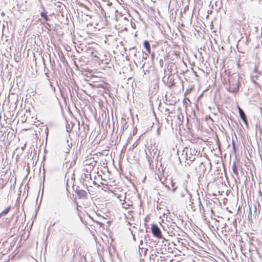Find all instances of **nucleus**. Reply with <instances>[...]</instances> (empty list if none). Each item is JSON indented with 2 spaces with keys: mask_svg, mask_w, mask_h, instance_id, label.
<instances>
[{
  "mask_svg": "<svg viewBox=\"0 0 262 262\" xmlns=\"http://www.w3.org/2000/svg\"><path fill=\"white\" fill-rule=\"evenodd\" d=\"M199 151L194 146L186 148L185 155L186 159L190 162L193 161L198 156Z\"/></svg>",
  "mask_w": 262,
  "mask_h": 262,
  "instance_id": "nucleus-1",
  "label": "nucleus"
},
{
  "mask_svg": "<svg viewBox=\"0 0 262 262\" xmlns=\"http://www.w3.org/2000/svg\"><path fill=\"white\" fill-rule=\"evenodd\" d=\"M75 192L79 199L85 200L88 198V192L85 190L77 189Z\"/></svg>",
  "mask_w": 262,
  "mask_h": 262,
  "instance_id": "nucleus-4",
  "label": "nucleus"
},
{
  "mask_svg": "<svg viewBox=\"0 0 262 262\" xmlns=\"http://www.w3.org/2000/svg\"><path fill=\"white\" fill-rule=\"evenodd\" d=\"M148 220H149V217H145V219H144V221L145 222H147L148 221Z\"/></svg>",
  "mask_w": 262,
  "mask_h": 262,
  "instance_id": "nucleus-13",
  "label": "nucleus"
},
{
  "mask_svg": "<svg viewBox=\"0 0 262 262\" xmlns=\"http://www.w3.org/2000/svg\"><path fill=\"white\" fill-rule=\"evenodd\" d=\"M255 72H257V68H255Z\"/></svg>",
  "mask_w": 262,
  "mask_h": 262,
  "instance_id": "nucleus-14",
  "label": "nucleus"
},
{
  "mask_svg": "<svg viewBox=\"0 0 262 262\" xmlns=\"http://www.w3.org/2000/svg\"><path fill=\"white\" fill-rule=\"evenodd\" d=\"M143 46L145 48L147 55L151 54V49H150V45L148 40H145L143 42Z\"/></svg>",
  "mask_w": 262,
  "mask_h": 262,
  "instance_id": "nucleus-6",
  "label": "nucleus"
},
{
  "mask_svg": "<svg viewBox=\"0 0 262 262\" xmlns=\"http://www.w3.org/2000/svg\"><path fill=\"white\" fill-rule=\"evenodd\" d=\"M232 169L233 173L236 176H237L238 175V170H237L235 162H234L233 163L232 166Z\"/></svg>",
  "mask_w": 262,
  "mask_h": 262,
  "instance_id": "nucleus-8",
  "label": "nucleus"
},
{
  "mask_svg": "<svg viewBox=\"0 0 262 262\" xmlns=\"http://www.w3.org/2000/svg\"><path fill=\"white\" fill-rule=\"evenodd\" d=\"M40 15L42 17H43L46 21H48L49 20V18L46 12H42L40 14Z\"/></svg>",
  "mask_w": 262,
  "mask_h": 262,
  "instance_id": "nucleus-11",
  "label": "nucleus"
},
{
  "mask_svg": "<svg viewBox=\"0 0 262 262\" xmlns=\"http://www.w3.org/2000/svg\"><path fill=\"white\" fill-rule=\"evenodd\" d=\"M129 206V204H122V207L125 208V209H127L128 208V207Z\"/></svg>",
  "mask_w": 262,
  "mask_h": 262,
  "instance_id": "nucleus-12",
  "label": "nucleus"
},
{
  "mask_svg": "<svg viewBox=\"0 0 262 262\" xmlns=\"http://www.w3.org/2000/svg\"><path fill=\"white\" fill-rule=\"evenodd\" d=\"M166 186L168 187V189L171 190L172 191H175L177 188V187L176 186V183L172 179L170 180V186L166 185Z\"/></svg>",
  "mask_w": 262,
  "mask_h": 262,
  "instance_id": "nucleus-7",
  "label": "nucleus"
},
{
  "mask_svg": "<svg viewBox=\"0 0 262 262\" xmlns=\"http://www.w3.org/2000/svg\"><path fill=\"white\" fill-rule=\"evenodd\" d=\"M11 209V206H9L7 208H6V209H5L1 213H0V217L2 216H4L5 215H6L8 212L9 211H10Z\"/></svg>",
  "mask_w": 262,
  "mask_h": 262,
  "instance_id": "nucleus-9",
  "label": "nucleus"
},
{
  "mask_svg": "<svg viewBox=\"0 0 262 262\" xmlns=\"http://www.w3.org/2000/svg\"><path fill=\"white\" fill-rule=\"evenodd\" d=\"M238 111H239V116H240V117L244 121V122L246 123V124H247V118H246V116L244 112V111H243V110L239 106H238Z\"/></svg>",
  "mask_w": 262,
  "mask_h": 262,
  "instance_id": "nucleus-5",
  "label": "nucleus"
},
{
  "mask_svg": "<svg viewBox=\"0 0 262 262\" xmlns=\"http://www.w3.org/2000/svg\"><path fill=\"white\" fill-rule=\"evenodd\" d=\"M96 161L94 160H85V168L86 171L91 172L94 169L96 164Z\"/></svg>",
  "mask_w": 262,
  "mask_h": 262,
  "instance_id": "nucleus-3",
  "label": "nucleus"
},
{
  "mask_svg": "<svg viewBox=\"0 0 262 262\" xmlns=\"http://www.w3.org/2000/svg\"><path fill=\"white\" fill-rule=\"evenodd\" d=\"M151 231L155 237L159 239L162 238V231L157 225L155 224L151 225Z\"/></svg>",
  "mask_w": 262,
  "mask_h": 262,
  "instance_id": "nucleus-2",
  "label": "nucleus"
},
{
  "mask_svg": "<svg viewBox=\"0 0 262 262\" xmlns=\"http://www.w3.org/2000/svg\"><path fill=\"white\" fill-rule=\"evenodd\" d=\"M7 181L4 179H0V189H3L7 184Z\"/></svg>",
  "mask_w": 262,
  "mask_h": 262,
  "instance_id": "nucleus-10",
  "label": "nucleus"
}]
</instances>
